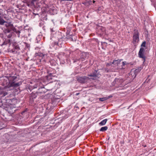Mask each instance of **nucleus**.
I'll list each match as a JSON object with an SVG mask.
<instances>
[{
	"label": "nucleus",
	"instance_id": "12",
	"mask_svg": "<svg viewBox=\"0 0 156 156\" xmlns=\"http://www.w3.org/2000/svg\"><path fill=\"white\" fill-rule=\"evenodd\" d=\"M107 99L106 97L101 98H99V100L101 101H104L107 100Z\"/></svg>",
	"mask_w": 156,
	"mask_h": 156
},
{
	"label": "nucleus",
	"instance_id": "18",
	"mask_svg": "<svg viewBox=\"0 0 156 156\" xmlns=\"http://www.w3.org/2000/svg\"><path fill=\"white\" fill-rule=\"evenodd\" d=\"M55 12H56V11H55Z\"/></svg>",
	"mask_w": 156,
	"mask_h": 156
},
{
	"label": "nucleus",
	"instance_id": "1",
	"mask_svg": "<svg viewBox=\"0 0 156 156\" xmlns=\"http://www.w3.org/2000/svg\"><path fill=\"white\" fill-rule=\"evenodd\" d=\"M16 77L15 76H9L7 77L6 76H3L0 78V80L3 81L2 84L5 86V88L6 89L7 86L10 87H17L20 84V83H16L15 80Z\"/></svg>",
	"mask_w": 156,
	"mask_h": 156
},
{
	"label": "nucleus",
	"instance_id": "6",
	"mask_svg": "<svg viewBox=\"0 0 156 156\" xmlns=\"http://www.w3.org/2000/svg\"><path fill=\"white\" fill-rule=\"evenodd\" d=\"M107 121V119H105L101 121L99 123V124L101 126H103L105 125Z\"/></svg>",
	"mask_w": 156,
	"mask_h": 156
},
{
	"label": "nucleus",
	"instance_id": "16",
	"mask_svg": "<svg viewBox=\"0 0 156 156\" xmlns=\"http://www.w3.org/2000/svg\"><path fill=\"white\" fill-rule=\"evenodd\" d=\"M79 94V93H77V94H76V95H78Z\"/></svg>",
	"mask_w": 156,
	"mask_h": 156
},
{
	"label": "nucleus",
	"instance_id": "5",
	"mask_svg": "<svg viewBox=\"0 0 156 156\" xmlns=\"http://www.w3.org/2000/svg\"><path fill=\"white\" fill-rule=\"evenodd\" d=\"M133 40L135 42H138L139 41V36L138 32L136 31L134 33Z\"/></svg>",
	"mask_w": 156,
	"mask_h": 156
},
{
	"label": "nucleus",
	"instance_id": "4",
	"mask_svg": "<svg viewBox=\"0 0 156 156\" xmlns=\"http://www.w3.org/2000/svg\"><path fill=\"white\" fill-rule=\"evenodd\" d=\"M146 42L144 41L143 42L141 45L140 48L139 52L138 53L139 57L140 58L143 59V63L145 62L146 57L144 55L145 50L146 49Z\"/></svg>",
	"mask_w": 156,
	"mask_h": 156
},
{
	"label": "nucleus",
	"instance_id": "11",
	"mask_svg": "<svg viewBox=\"0 0 156 156\" xmlns=\"http://www.w3.org/2000/svg\"><path fill=\"white\" fill-rule=\"evenodd\" d=\"M5 25L6 27H8L9 26L12 27L13 26L12 24L10 22L7 23Z\"/></svg>",
	"mask_w": 156,
	"mask_h": 156
},
{
	"label": "nucleus",
	"instance_id": "3",
	"mask_svg": "<svg viewBox=\"0 0 156 156\" xmlns=\"http://www.w3.org/2000/svg\"><path fill=\"white\" fill-rule=\"evenodd\" d=\"M97 72L95 71V72L93 74H89L88 76H89L93 77V78H91L92 80L94 79V78H95L96 76H98L97 75H96ZM90 79L88 77H87L86 76L84 77H79L78 78L77 80L79 82L81 83H84L87 82H89V80Z\"/></svg>",
	"mask_w": 156,
	"mask_h": 156
},
{
	"label": "nucleus",
	"instance_id": "17",
	"mask_svg": "<svg viewBox=\"0 0 156 156\" xmlns=\"http://www.w3.org/2000/svg\"><path fill=\"white\" fill-rule=\"evenodd\" d=\"M108 65H110L109 64H108Z\"/></svg>",
	"mask_w": 156,
	"mask_h": 156
},
{
	"label": "nucleus",
	"instance_id": "13",
	"mask_svg": "<svg viewBox=\"0 0 156 156\" xmlns=\"http://www.w3.org/2000/svg\"><path fill=\"white\" fill-rule=\"evenodd\" d=\"M3 96H5L6 95H7V93L6 92H4V91H3L1 93V94H3Z\"/></svg>",
	"mask_w": 156,
	"mask_h": 156
},
{
	"label": "nucleus",
	"instance_id": "14",
	"mask_svg": "<svg viewBox=\"0 0 156 156\" xmlns=\"http://www.w3.org/2000/svg\"><path fill=\"white\" fill-rule=\"evenodd\" d=\"M11 101V100L10 99H8V100H7V101H8V102H10Z\"/></svg>",
	"mask_w": 156,
	"mask_h": 156
},
{
	"label": "nucleus",
	"instance_id": "2",
	"mask_svg": "<svg viewBox=\"0 0 156 156\" xmlns=\"http://www.w3.org/2000/svg\"><path fill=\"white\" fill-rule=\"evenodd\" d=\"M121 60H114L113 62L110 65L112 66L115 67V69H124L125 65L126 64V62H123L122 63V65H121Z\"/></svg>",
	"mask_w": 156,
	"mask_h": 156
},
{
	"label": "nucleus",
	"instance_id": "9",
	"mask_svg": "<svg viewBox=\"0 0 156 156\" xmlns=\"http://www.w3.org/2000/svg\"><path fill=\"white\" fill-rule=\"evenodd\" d=\"M108 129V127L106 126L103 127L100 129V131H103L106 130Z\"/></svg>",
	"mask_w": 156,
	"mask_h": 156
},
{
	"label": "nucleus",
	"instance_id": "15",
	"mask_svg": "<svg viewBox=\"0 0 156 156\" xmlns=\"http://www.w3.org/2000/svg\"><path fill=\"white\" fill-rule=\"evenodd\" d=\"M95 1H94V0H93V2L94 3H95Z\"/></svg>",
	"mask_w": 156,
	"mask_h": 156
},
{
	"label": "nucleus",
	"instance_id": "8",
	"mask_svg": "<svg viewBox=\"0 0 156 156\" xmlns=\"http://www.w3.org/2000/svg\"><path fill=\"white\" fill-rule=\"evenodd\" d=\"M12 105L11 104H10V105H8V106H6V108H7V109H6V110L8 111L9 112L10 111L9 109H11L12 108Z\"/></svg>",
	"mask_w": 156,
	"mask_h": 156
},
{
	"label": "nucleus",
	"instance_id": "10",
	"mask_svg": "<svg viewBox=\"0 0 156 156\" xmlns=\"http://www.w3.org/2000/svg\"><path fill=\"white\" fill-rule=\"evenodd\" d=\"M5 22L3 19L0 16V24L2 25L4 24Z\"/></svg>",
	"mask_w": 156,
	"mask_h": 156
},
{
	"label": "nucleus",
	"instance_id": "7",
	"mask_svg": "<svg viewBox=\"0 0 156 156\" xmlns=\"http://www.w3.org/2000/svg\"><path fill=\"white\" fill-rule=\"evenodd\" d=\"M122 80L121 79H115L114 80V82L117 84H119V82H120L121 83L122 82Z\"/></svg>",
	"mask_w": 156,
	"mask_h": 156
}]
</instances>
